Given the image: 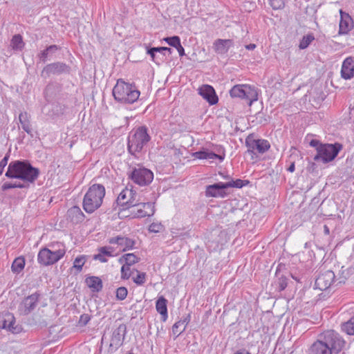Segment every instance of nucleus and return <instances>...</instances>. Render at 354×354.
I'll return each instance as SVG.
<instances>
[{
	"label": "nucleus",
	"mask_w": 354,
	"mask_h": 354,
	"mask_svg": "<svg viewBox=\"0 0 354 354\" xmlns=\"http://www.w3.org/2000/svg\"><path fill=\"white\" fill-rule=\"evenodd\" d=\"M346 342L336 331L329 330L319 335L311 344L308 354H338L345 346Z\"/></svg>",
	"instance_id": "obj_1"
},
{
	"label": "nucleus",
	"mask_w": 354,
	"mask_h": 354,
	"mask_svg": "<svg viewBox=\"0 0 354 354\" xmlns=\"http://www.w3.org/2000/svg\"><path fill=\"white\" fill-rule=\"evenodd\" d=\"M40 171L27 160L11 161L5 176L8 178L20 179L28 183H34L38 178Z\"/></svg>",
	"instance_id": "obj_2"
},
{
	"label": "nucleus",
	"mask_w": 354,
	"mask_h": 354,
	"mask_svg": "<svg viewBox=\"0 0 354 354\" xmlns=\"http://www.w3.org/2000/svg\"><path fill=\"white\" fill-rule=\"evenodd\" d=\"M148 131L146 126H140L129 133L127 138V150L131 156L138 157V153H141L151 140Z\"/></svg>",
	"instance_id": "obj_3"
},
{
	"label": "nucleus",
	"mask_w": 354,
	"mask_h": 354,
	"mask_svg": "<svg viewBox=\"0 0 354 354\" xmlns=\"http://www.w3.org/2000/svg\"><path fill=\"white\" fill-rule=\"evenodd\" d=\"M105 196V188L101 184L92 185L83 198V209L86 213L92 214L102 204Z\"/></svg>",
	"instance_id": "obj_4"
},
{
	"label": "nucleus",
	"mask_w": 354,
	"mask_h": 354,
	"mask_svg": "<svg viewBox=\"0 0 354 354\" xmlns=\"http://www.w3.org/2000/svg\"><path fill=\"white\" fill-rule=\"evenodd\" d=\"M114 99L120 103L133 104L140 96V91L136 87L122 80H118L112 91Z\"/></svg>",
	"instance_id": "obj_5"
},
{
	"label": "nucleus",
	"mask_w": 354,
	"mask_h": 354,
	"mask_svg": "<svg viewBox=\"0 0 354 354\" xmlns=\"http://www.w3.org/2000/svg\"><path fill=\"white\" fill-rule=\"evenodd\" d=\"M245 145L248 148L246 153L251 160H257V153L263 154L270 148V144L267 140L254 139L253 134H250L245 139Z\"/></svg>",
	"instance_id": "obj_6"
},
{
	"label": "nucleus",
	"mask_w": 354,
	"mask_h": 354,
	"mask_svg": "<svg viewBox=\"0 0 354 354\" xmlns=\"http://www.w3.org/2000/svg\"><path fill=\"white\" fill-rule=\"evenodd\" d=\"M232 97H239L245 100L249 106L258 100V93L254 86L248 84H237L230 91Z\"/></svg>",
	"instance_id": "obj_7"
},
{
	"label": "nucleus",
	"mask_w": 354,
	"mask_h": 354,
	"mask_svg": "<svg viewBox=\"0 0 354 354\" xmlns=\"http://www.w3.org/2000/svg\"><path fill=\"white\" fill-rule=\"evenodd\" d=\"M342 149V145L339 142L334 144H324L317 149V154L314 156L315 161L321 160L324 163L333 160Z\"/></svg>",
	"instance_id": "obj_8"
},
{
	"label": "nucleus",
	"mask_w": 354,
	"mask_h": 354,
	"mask_svg": "<svg viewBox=\"0 0 354 354\" xmlns=\"http://www.w3.org/2000/svg\"><path fill=\"white\" fill-rule=\"evenodd\" d=\"M66 250L63 248H59L55 250H51L47 248H41L37 254V261L43 266H48L57 263L65 254Z\"/></svg>",
	"instance_id": "obj_9"
},
{
	"label": "nucleus",
	"mask_w": 354,
	"mask_h": 354,
	"mask_svg": "<svg viewBox=\"0 0 354 354\" xmlns=\"http://www.w3.org/2000/svg\"><path fill=\"white\" fill-rule=\"evenodd\" d=\"M41 298V294L35 292L25 297L18 306V313L20 315L28 316L37 307Z\"/></svg>",
	"instance_id": "obj_10"
},
{
	"label": "nucleus",
	"mask_w": 354,
	"mask_h": 354,
	"mask_svg": "<svg viewBox=\"0 0 354 354\" xmlns=\"http://www.w3.org/2000/svg\"><path fill=\"white\" fill-rule=\"evenodd\" d=\"M129 178L133 183L140 186H146L152 182L153 174L150 169L138 165L137 167L133 169Z\"/></svg>",
	"instance_id": "obj_11"
},
{
	"label": "nucleus",
	"mask_w": 354,
	"mask_h": 354,
	"mask_svg": "<svg viewBox=\"0 0 354 354\" xmlns=\"http://www.w3.org/2000/svg\"><path fill=\"white\" fill-rule=\"evenodd\" d=\"M71 66L62 62H56L45 66L41 72V76L44 78L49 77L50 75H60L62 74H69Z\"/></svg>",
	"instance_id": "obj_12"
},
{
	"label": "nucleus",
	"mask_w": 354,
	"mask_h": 354,
	"mask_svg": "<svg viewBox=\"0 0 354 354\" xmlns=\"http://www.w3.org/2000/svg\"><path fill=\"white\" fill-rule=\"evenodd\" d=\"M127 334V326L121 324L115 328L112 333L109 351L114 352L118 350L122 344Z\"/></svg>",
	"instance_id": "obj_13"
},
{
	"label": "nucleus",
	"mask_w": 354,
	"mask_h": 354,
	"mask_svg": "<svg viewBox=\"0 0 354 354\" xmlns=\"http://www.w3.org/2000/svg\"><path fill=\"white\" fill-rule=\"evenodd\" d=\"M335 275L332 270H326L319 273L315 279V288L320 290L328 289L334 283Z\"/></svg>",
	"instance_id": "obj_14"
},
{
	"label": "nucleus",
	"mask_w": 354,
	"mask_h": 354,
	"mask_svg": "<svg viewBox=\"0 0 354 354\" xmlns=\"http://www.w3.org/2000/svg\"><path fill=\"white\" fill-rule=\"evenodd\" d=\"M0 328L8 329L14 334H18L22 331L20 325H15V318L12 313H7L3 317H0Z\"/></svg>",
	"instance_id": "obj_15"
},
{
	"label": "nucleus",
	"mask_w": 354,
	"mask_h": 354,
	"mask_svg": "<svg viewBox=\"0 0 354 354\" xmlns=\"http://www.w3.org/2000/svg\"><path fill=\"white\" fill-rule=\"evenodd\" d=\"M155 212L153 203L147 202H140L136 207L131 211L136 218H144L146 216H153Z\"/></svg>",
	"instance_id": "obj_16"
},
{
	"label": "nucleus",
	"mask_w": 354,
	"mask_h": 354,
	"mask_svg": "<svg viewBox=\"0 0 354 354\" xmlns=\"http://www.w3.org/2000/svg\"><path fill=\"white\" fill-rule=\"evenodd\" d=\"M227 189L226 183H217L206 187L205 195L207 197H221L227 196L225 189Z\"/></svg>",
	"instance_id": "obj_17"
},
{
	"label": "nucleus",
	"mask_w": 354,
	"mask_h": 354,
	"mask_svg": "<svg viewBox=\"0 0 354 354\" xmlns=\"http://www.w3.org/2000/svg\"><path fill=\"white\" fill-rule=\"evenodd\" d=\"M198 93L201 95L210 105L216 104L218 98L214 88L208 84L203 85L198 88Z\"/></svg>",
	"instance_id": "obj_18"
},
{
	"label": "nucleus",
	"mask_w": 354,
	"mask_h": 354,
	"mask_svg": "<svg viewBox=\"0 0 354 354\" xmlns=\"http://www.w3.org/2000/svg\"><path fill=\"white\" fill-rule=\"evenodd\" d=\"M110 244H117L122 248L121 252H126L133 249L135 241L126 236H117L109 239Z\"/></svg>",
	"instance_id": "obj_19"
},
{
	"label": "nucleus",
	"mask_w": 354,
	"mask_h": 354,
	"mask_svg": "<svg viewBox=\"0 0 354 354\" xmlns=\"http://www.w3.org/2000/svg\"><path fill=\"white\" fill-rule=\"evenodd\" d=\"M340 16L339 34H347L353 28V19L348 13L343 12L342 10H340Z\"/></svg>",
	"instance_id": "obj_20"
},
{
	"label": "nucleus",
	"mask_w": 354,
	"mask_h": 354,
	"mask_svg": "<svg viewBox=\"0 0 354 354\" xmlns=\"http://www.w3.org/2000/svg\"><path fill=\"white\" fill-rule=\"evenodd\" d=\"M341 75L344 80H350L354 77V57H349L344 59L342 66Z\"/></svg>",
	"instance_id": "obj_21"
},
{
	"label": "nucleus",
	"mask_w": 354,
	"mask_h": 354,
	"mask_svg": "<svg viewBox=\"0 0 354 354\" xmlns=\"http://www.w3.org/2000/svg\"><path fill=\"white\" fill-rule=\"evenodd\" d=\"M233 46L234 41L232 39H217L213 43L214 50L221 55L227 53Z\"/></svg>",
	"instance_id": "obj_22"
},
{
	"label": "nucleus",
	"mask_w": 354,
	"mask_h": 354,
	"mask_svg": "<svg viewBox=\"0 0 354 354\" xmlns=\"http://www.w3.org/2000/svg\"><path fill=\"white\" fill-rule=\"evenodd\" d=\"M192 157L197 159H218L221 162L225 158V154H216L214 152L209 151L207 149H203L202 150L196 151L192 153Z\"/></svg>",
	"instance_id": "obj_23"
},
{
	"label": "nucleus",
	"mask_w": 354,
	"mask_h": 354,
	"mask_svg": "<svg viewBox=\"0 0 354 354\" xmlns=\"http://www.w3.org/2000/svg\"><path fill=\"white\" fill-rule=\"evenodd\" d=\"M85 283L93 292H99L102 290L103 283L98 277H87L85 279Z\"/></svg>",
	"instance_id": "obj_24"
},
{
	"label": "nucleus",
	"mask_w": 354,
	"mask_h": 354,
	"mask_svg": "<svg viewBox=\"0 0 354 354\" xmlns=\"http://www.w3.org/2000/svg\"><path fill=\"white\" fill-rule=\"evenodd\" d=\"M30 119V115L26 111L21 112L19 115V120L21 125V128L24 131H26L28 135H30L31 138H32L33 132Z\"/></svg>",
	"instance_id": "obj_25"
},
{
	"label": "nucleus",
	"mask_w": 354,
	"mask_h": 354,
	"mask_svg": "<svg viewBox=\"0 0 354 354\" xmlns=\"http://www.w3.org/2000/svg\"><path fill=\"white\" fill-rule=\"evenodd\" d=\"M167 300L163 296H160L156 301V309L161 315L162 321H166L168 317Z\"/></svg>",
	"instance_id": "obj_26"
},
{
	"label": "nucleus",
	"mask_w": 354,
	"mask_h": 354,
	"mask_svg": "<svg viewBox=\"0 0 354 354\" xmlns=\"http://www.w3.org/2000/svg\"><path fill=\"white\" fill-rule=\"evenodd\" d=\"M275 290L281 292L284 290L288 286V278L286 274L275 275V280L272 284Z\"/></svg>",
	"instance_id": "obj_27"
},
{
	"label": "nucleus",
	"mask_w": 354,
	"mask_h": 354,
	"mask_svg": "<svg viewBox=\"0 0 354 354\" xmlns=\"http://www.w3.org/2000/svg\"><path fill=\"white\" fill-rule=\"evenodd\" d=\"M68 215L72 221L75 222L82 221L84 219V214L81 209L77 206H73L68 210Z\"/></svg>",
	"instance_id": "obj_28"
},
{
	"label": "nucleus",
	"mask_w": 354,
	"mask_h": 354,
	"mask_svg": "<svg viewBox=\"0 0 354 354\" xmlns=\"http://www.w3.org/2000/svg\"><path fill=\"white\" fill-rule=\"evenodd\" d=\"M132 194V189H124L118 195L116 199L117 205L126 207L127 205V200L129 198L128 194Z\"/></svg>",
	"instance_id": "obj_29"
},
{
	"label": "nucleus",
	"mask_w": 354,
	"mask_h": 354,
	"mask_svg": "<svg viewBox=\"0 0 354 354\" xmlns=\"http://www.w3.org/2000/svg\"><path fill=\"white\" fill-rule=\"evenodd\" d=\"M25 46V43L23 41V37L20 34L15 35L11 41L10 46L15 50H21Z\"/></svg>",
	"instance_id": "obj_30"
},
{
	"label": "nucleus",
	"mask_w": 354,
	"mask_h": 354,
	"mask_svg": "<svg viewBox=\"0 0 354 354\" xmlns=\"http://www.w3.org/2000/svg\"><path fill=\"white\" fill-rule=\"evenodd\" d=\"M139 261L140 258L133 253L125 254L119 259L120 263H122L123 261H125V264L129 266L134 265L135 263L139 262Z\"/></svg>",
	"instance_id": "obj_31"
},
{
	"label": "nucleus",
	"mask_w": 354,
	"mask_h": 354,
	"mask_svg": "<svg viewBox=\"0 0 354 354\" xmlns=\"http://www.w3.org/2000/svg\"><path fill=\"white\" fill-rule=\"evenodd\" d=\"M129 198L127 200V205L126 207H123L121 210H125L129 208H134L142 201L140 197L137 198V194L132 190L131 194H128Z\"/></svg>",
	"instance_id": "obj_32"
},
{
	"label": "nucleus",
	"mask_w": 354,
	"mask_h": 354,
	"mask_svg": "<svg viewBox=\"0 0 354 354\" xmlns=\"http://www.w3.org/2000/svg\"><path fill=\"white\" fill-rule=\"evenodd\" d=\"M25 259L23 257L16 258L12 263L11 269L14 273L19 274L24 268Z\"/></svg>",
	"instance_id": "obj_33"
},
{
	"label": "nucleus",
	"mask_w": 354,
	"mask_h": 354,
	"mask_svg": "<svg viewBox=\"0 0 354 354\" xmlns=\"http://www.w3.org/2000/svg\"><path fill=\"white\" fill-rule=\"evenodd\" d=\"M156 47H150L149 46H146V51L147 54L149 55L151 57V61L156 63L158 65H160L161 62H163V57H160L159 55H156L158 53L157 50H154Z\"/></svg>",
	"instance_id": "obj_34"
},
{
	"label": "nucleus",
	"mask_w": 354,
	"mask_h": 354,
	"mask_svg": "<svg viewBox=\"0 0 354 354\" xmlns=\"http://www.w3.org/2000/svg\"><path fill=\"white\" fill-rule=\"evenodd\" d=\"M342 330L349 335H354V315L342 326Z\"/></svg>",
	"instance_id": "obj_35"
},
{
	"label": "nucleus",
	"mask_w": 354,
	"mask_h": 354,
	"mask_svg": "<svg viewBox=\"0 0 354 354\" xmlns=\"http://www.w3.org/2000/svg\"><path fill=\"white\" fill-rule=\"evenodd\" d=\"M250 181L248 180L236 179L235 180H231L226 183L227 189L230 187L242 188L243 187L248 185Z\"/></svg>",
	"instance_id": "obj_36"
},
{
	"label": "nucleus",
	"mask_w": 354,
	"mask_h": 354,
	"mask_svg": "<svg viewBox=\"0 0 354 354\" xmlns=\"http://www.w3.org/2000/svg\"><path fill=\"white\" fill-rule=\"evenodd\" d=\"M314 39L315 37L313 34L304 35L300 41L299 48L302 50L306 48Z\"/></svg>",
	"instance_id": "obj_37"
},
{
	"label": "nucleus",
	"mask_w": 354,
	"mask_h": 354,
	"mask_svg": "<svg viewBox=\"0 0 354 354\" xmlns=\"http://www.w3.org/2000/svg\"><path fill=\"white\" fill-rule=\"evenodd\" d=\"M85 262L86 257L84 255L78 256L74 260L73 268H75L77 272H80Z\"/></svg>",
	"instance_id": "obj_38"
},
{
	"label": "nucleus",
	"mask_w": 354,
	"mask_h": 354,
	"mask_svg": "<svg viewBox=\"0 0 354 354\" xmlns=\"http://www.w3.org/2000/svg\"><path fill=\"white\" fill-rule=\"evenodd\" d=\"M185 330V326H183L180 321L176 322L172 326V333L175 338L178 337Z\"/></svg>",
	"instance_id": "obj_39"
},
{
	"label": "nucleus",
	"mask_w": 354,
	"mask_h": 354,
	"mask_svg": "<svg viewBox=\"0 0 354 354\" xmlns=\"http://www.w3.org/2000/svg\"><path fill=\"white\" fill-rule=\"evenodd\" d=\"M127 294L128 290L127 288L124 286L119 287L117 288L115 292L116 299L119 301H123L127 298Z\"/></svg>",
	"instance_id": "obj_40"
},
{
	"label": "nucleus",
	"mask_w": 354,
	"mask_h": 354,
	"mask_svg": "<svg viewBox=\"0 0 354 354\" xmlns=\"http://www.w3.org/2000/svg\"><path fill=\"white\" fill-rule=\"evenodd\" d=\"M138 274L136 277H133V281L138 286L143 285L146 281L147 274L145 272H140L136 270Z\"/></svg>",
	"instance_id": "obj_41"
},
{
	"label": "nucleus",
	"mask_w": 354,
	"mask_h": 354,
	"mask_svg": "<svg viewBox=\"0 0 354 354\" xmlns=\"http://www.w3.org/2000/svg\"><path fill=\"white\" fill-rule=\"evenodd\" d=\"M163 40L169 46L176 48L180 43V39L178 36H172L165 37Z\"/></svg>",
	"instance_id": "obj_42"
},
{
	"label": "nucleus",
	"mask_w": 354,
	"mask_h": 354,
	"mask_svg": "<svg viewBox=\"0 0 354 354\" xmlns=\"http://www.w3.org/2000/svg\"><path fill=\"white\" fill-rule=\"evenodd\" d=\"M131 277L130 266L124 264L121 268V279L124 280L129 279Z\"/></svg>",
	"instance_id": "obj_43"
},
{
	"label": "nucleus",
	"mask_w": 354,
	"mask_h": 354,
	"mask_svg": "<svg viewBox=\"0 0 354 354\" xmlns=\"http://www.w3.org/2000/svg\"><path fill=\"white\" fill-rule=\"evenodd\" d=\"M98 251L101 252V254H103L104 255L107 257L114 256V254H113V252H114V249L113 247L111 246L101 247L98 249Z\"/></svg>",
	"instance_id": "obj_44"
},
{
	"label": "nucleus",
	"mask_w": 354,
	"mask_h": 354,
	"mask_svg": "<svg viewBox=\"0 0 354 354\" xmlns=\"http://www.w3.org/2000/svg\"><path fill=\"white\" fill-rule=\"evenodd\" d=\"M269 3L274 10L281 9L284 6L283 0H269Z\"/></svg>",
	"instance_id": "obj_45"
},
{
	"label": "nucleus",
	"mask_w": 354,
	"mask_h": 354,
	"mask_svg": "<svg viewBox=\"0 0 354 354\" xmlns=\"http://www.w3.org/2000/svg\"><path fill=\"white\" fill-rule=\"evenodd\" d=\"M163 225L161 223H153L149 226V231L150 232L157 233L162 230Z\"/></svg>",
	"instance_id": "obj_46"
},
{
	"label": "nucleus",
	"mask_w": 354,
	"mask_h": 354,
	"mask_svg": "<svg viewBox=\"0 0 354 354\" xmlns=\"http://www.w3.org/2000/svg\"><path fill=\"white\" fill-rule=\"evenodd\" d=\"M10 158V151L6 154L4 158L0 161V176L3 174L5 167L8 164Z\"/></svg>",
	"instance_id": "obj_47"
},
{
	"label": "nucleus",
	"mask_w": 354,
	"mask_h": 354,
	"mask_svg": "<svg viewBox=\"0 0 354 354\" xmlns=\"http://www.w3.org/2000/svg\"><path fill=\"white\" fill-rule=\"evenodd\" d=\"M48 55H50L48 51H46V48L44 50H41L38 55L37 57L39 59V61L42 63H46L48 60Z\"/></svg>",
	"instance_id": "obj_48"
},
{
	"label": "nucleus",
	"mask_w": 354,
	"mask_h": 354,
	"mask_svg": "<svg viewBox=\"0 0 354 354\" xmlns=\"http://www.w3.org/2000/svg\"><path fill=\"white\" fill-rule=\"evenodd\" d=\"M154 50H157V52L160 54V57H162L163 58L165 55V52H168L169 54H171L172 53V50L168 47H156Z\"/></svg>",
	"instance_id": "obj_49"
},
{
	"label": "nucleus",
	"mask_w": 354,
	"mask_h": 354,
	"mask_svg": "<svg viewBox=\"0 0 354 354\" xmlns=\"http://www.w3.org/2000/svg\"><path fill=\"white\" fill-rule=\"evenodd\" d=\"M91 319V316L88 314H83L80 316L79 324L80 326H86Z\"/></svg>",
	"instance_id": "obj_50"
},
{
	"label": "nucleus",
	"mask_w": 354,
	"mask_h": 354,
	"mask_svg": "<svg viewBox=\"0 0 354 354\" xmlns=\"http://www.w3.org/2000/svg\"><path fill=\"white\" fill-rule=\"evenodd\" d=\"M286 270L287 269L285 264L279 263L277 268L275 275L286 274L288 273V272H286Z\"/></svg>",
	"instance_id": "obj_51"
},
{
	"label": "nucleus",
	"mask_w": 354,
	"mask_h": 354,
	"mask_svg": "<svg viewBox=\"0 0 354 354\" xmlns=\"http://www.w3.org/2000/svg\"><path fill=\"white\" fill-rule=\"evenodd\" d=\"M257 119L259 120V123L263 125H265L268 123V120L263 113H258L257 114Z\"/></svg>",
	"instance_id": "obj_52"
},
{
	"label": "nucleus",
	"mask_w": 354,
	"mask_h": 354,
	"mask_svg": "<svg viewBox=\"0 0 354 354\" xmlns=\"http://www.w3.org/2000/svg\"><path fill=\"white\" fill-rule=\"evenodd\" d=\"M60 49L61 48L55 44L50 45L46 47V51H48L50 55L55 53L57 50Z\"/></svg>",
	"instance_id": "obj_53"
},
{
	"label": "nucleus",
	"mask_w": 354,
	"mask_h": 354,
	"mask_svg": "<svg viewBox=\"0 0 354 354\" xmlns=\"http://www.w3.org/2000/svg\"><path fill=\"white\" fill-rule=\"evenodd\" d=\"M15 188V183H5L1 186V189L3 191H6L10 189Z\"/></svg>",
	"instance_id": "obj_54"
},
{
	"label": "nucleus",
	"mask_w": 354,
	"mask_h": 354,
	"mask_svg": "<svg viewBox=\"0 0 354 354\" xmlns=\"http://www.w3.org/2000/svg\"><path fill=\"white\" fill-rule=\"evenodd\" d=\"M103 254H101V252H99V254H95L93 259L99 260L102 263H106L107 262V259H106Z\"/></svg>",
	"instance_id": "obj_55"
},
{
	"label": "nucleus",
	"mask_w": 354,
	"mask_h": 354,
	"mask_svg": "<svg viewBox=\"0 0 354 354\" xmlns=\"http://www.w3.org/2000/svg\"><path fill=\"white\" fill-rule=\"evenodd\" d=\"M324 144L320 143L319 140L316 139H313L310 142V146L313 147H315V149H319L320 145H323Z\"/></svg>",
	"instance_id": "obj_56"
},
{
	"label": "nucleus",
	"mask_w": 354,
	"mask_h": 354,
	"mask_svg": "<svg viewBox=\"0 0 354 354\" xmlns=\"http://www.w3.org/2000/svg\"><path fill=\"white\" fill-rule=\"evenodd\" d=\"M190 319H191V315L189 313L185 317H183V319L180 320V322L183 324V326H185V328H186L187 325L190 322Z\"/></svg>",
	"instance_id": "obj_57"
},
{
	"label": "nucleus",
	"mask_w": 354,
	"mask_h": 354,
	"mask_svg": "<svg viewBox=\"0 0 354 354\" xmlns=\"http://www.w3.org/2000/svg\"><path fill=\"white\" fill-rule=\"evenodd\" d=\"M175 48L178 50V52L179 53V55L180 57H183V56H184L185 55V49H184V48L183 47V46L181 45L180 43L178 45H177V46Z\"/></svg>",
	"instance_id": "obj_58"
},
{
	"label": "nucleus",
	"mask_w": 354,
	"mask_h": 354,
	"mask_svg": "<svg viewBox=\"0 0 354 354\" xmlns=\"http://www.w3.org/2000/svg\"><path fill=\"white\" fill-rule=\"evenodd\" d=\"M29 187V183L24 182V183H15V188H28Z\"/></svg>",
	"instance_id": "obj_59"
},
{
	"label": "nucleus",
	"mask_w": 354,
	"mask_h": 354,
	"mask_svg": "<svg viewBox=\"0 0 354 354\" xmlns=\"http://www.w3.org/2000/svg\"><path fill=\"white\" fill-rule=\"evenodd\" d=\"M295 162L292 161L290 162L289 167L287 168V171L292 173L295 171Z\"/></svg>",
	"instance_id": "obj_60"
},
{
	"label": "nucleus",
	"mask_w": 354,
	"mask_h": 354,
	"mask_svg": "<svg viewBox=\"0 0 354 354\" xmlns=\"http://www.w3.org/2000/svg\"><path fill=\"white\" fill-rule=\"evenodd\" d=\"M234 354H251L250 352H249L248 351L245 350V349H240L239 351H237L236 353H234Z\"/></svg>",
	"instance_id": "obj_61"
},
{
	"label": "nucleus",
	"mask_w": 354,
	"mask_h": 354,
	"mask_svg": "<svg viewBox=\"0 0 354 354\" xmlns=\"http://www.w3.org/2000/svg\"><path fill=\"white\" fill-rule=\"evenodd\" d=\"M256 48V45L254 44H250L245 46V48L250 50H254Z\"/></svg>",
	"instance_id": "obj_62"
},
{
	"label": "nucleus",
	"mask_w": 354,
	"mask_h": 354,
	"mask_svg": "<svg viewBox=\"0 0 354 354\" xmlns=\"http://www.w3.org/2000/svg\"><path fill=\"white\" fill-rule=\"evenodd\" d=\"M324 233L326 235H328L330 234V229L326 225H324Z\"/></svg>",
	"instance_id": "obj_63"
},
{
	"label": "nucleus",
	"mask_w": 354,
	"mask_h": 354,
	"mask_svg": "<svg viewBox=\"0 0 354 354\" xmlns=\"http://www.w3.org/2000/svg\"><path fill=\"white\" fill-rule=\"evenodd\" d=\"M311 242H306L304 245L305 248H309L311 247Z\"/></svg>",
	"instance_id": "obj_64"
}]
</instances>
